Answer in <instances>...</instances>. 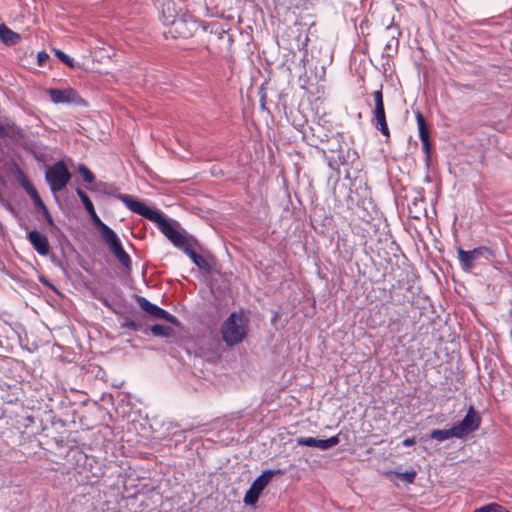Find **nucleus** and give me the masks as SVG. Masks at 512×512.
<instances>
[{"label": "nucleus", "instance_id": "obj_1", "mask_svg": "<svg viewBox=\"0 0 512 512\" xmlns=\"http://www.w3.org/2000/svg\"><path fill=\"white\" fill-rule=\"evenodd\" d=\"M162 22L170 26L169 32L174 37L190 38L200 28L201 23L188 14L178 15L170 1L162 4Z\"/></svg>", "mask_w": 512, "mask_h": 512}, {"label": "nucleus", "instance_id": "obj_2", "mask_svg": "<svg viewBox=\"0 0 512 512\" xmlns=\"http://www.w3.org/2000/svg\"><path fill=\"white\" fill-rule=\"evenodd\" d=\"M248 331V320L243 313L233 312L221 327L223 341L234 346L244 340Z\"/></svg>", "mask_w": 512, "mask_h": 512}, {"label": "nucleus", "instance_id": "obj_3", "mask_svg": "<svg viewBox=\"0 0 512 512\" xmlns=\"http://www.w3.org/2000/svg\"><path fill=\"white\" fill-rule=\"evenodd\" d=\"M71 179V173L63 161H58L45 171V180L53 194L66 188Z\"/></svg>", "mask_w": 512, "mask_h": 512}, {"label": "nucleus", "instance_id": "obj_4", "mask_svg": "<svg viewBox=\"0 0 512 512\" xmlns=\"http://www.w3.org/2000/svg\"><path fill=\"white\" fill-rule=\"evenodd\" d=\"M102 241L109 248L110 252L117 258V260L127 269L131 268V258L124 250L122 243L113 229L106 228L99 233Z\"/></svg>", "mask_w": 512, "mask_h": 512}, {"label": "nucleus", "instance_id": "obj_5", "mask_svg": "<svg viewBox=\"0 0 512 512\" xmlns=\"http://www.w3.org/2000/svg\"><path fill=\"white\" fill-rule=\"evenodd\" d=\"M115 197L119 199L130 211L144 217L151 222H155L158 218H160V211L151 209L145 203L133 198L130 195L118 194Z\"/></svg>", "mask_w": 512, "mask_h": 512}, {"label": "nucleus", "instance_id": "obj_6", "mask_svg": "<svg viewBox=\"0 0 512 512\" xmlns=\"http://www.w3.org/2000/svg\"><path fill=\"white\" fill-rule=\"evenodd\" d=\"M372 97L374 99V109L372 111V123L373 125L378 128L381 133L389 137L390 132L386 121V114L384 109V102H383V94H382V86H380V89L374 91L372 93Z\"/></svg>", "mask_w": 512, "mask_h": 512}, {"label": "nucleus", "instance_id": "obj_7", "mask_svg": "<svg viewBox=\"0 0 512 512\" xmlns=\"http://www.w3.org/2000/svg\"><path fill=\"white\" fill-rule=\"evenodd\" d=\"M154 223L175 247L183 249L186 246L187 239L185 235L178 231L174 224L166 219L162 213L160 214V218Z\"/></svg>", "mask_w": 512, "mask_h": 512}, {"label": "nucleus", "instance_id": "obj_8", "mask_svg": "<svg viewBox=\"0 0 512 512\" xmlns=\"http://www.w3.org/2000/svg\"><path fill=\"white\" fill-rule=\"evenodd\" d=\"M275 472L272 470H265L259 475L251 484L249 490L244 496V502L247 505H253L258 501V498L267 484L273 478Z\"/></svg>", "mask_w": 512, "mask_h": 512}, {"label": "nucleus", "instance_id": "obj_9", "mask_svg": "<svg viewBox=\"0 0 512 512\" xmlns=\"http://www.w3.org/2000/svg\"><path fill=\"white\" fill-rule=\"evenodd\" d=\"M481 419L475 409L471 406L465 417L458 424L454 425L459 438L467 436L469 433L474 432L480 426Z\"/></svg>", "mask_w": 512, "mask_h": 512}, {"label": "nucleus", "instance_id": "obj_10", "mask_svg": "<svg viewBox=\"0 0 512 512\" xmlns=\"http://www.w3.org/2000/svg\"><path fill=\"white\" fill-rule=\"evenodd\" d=\"M48 94L50 96L51 101L55 104H70V103L78 104L80 101H82L81 97L76 92V90H74L72 88H67V89L51 88L48 90Z\"/></svg>", "mask_w": 512, "mask_h": 512}, {"label": "nucleus", "instance_id": "obj_11", "mask_svg": "<svg viewBox=\"0 0 512 512\" xmlns=\"http://www.w3.org/2000/svg\"><path fill=\"white\" fill-rule=\"evenodd\" d=\"M76 193L87 213L89 214L92 224L98 229L99 233L108 228L109 226L105 224L97 215L94 205L88 195L81 188H77Z\"/></svg>", "mask_w": 512, "mask_h": 512}, {"label": "nucleus", "instance_id": "obj_12", "mask_svg": "<svg viewBox=\"0 0 512 512\" xmlns=\"http://www.w3.org/2000/svg\"><path fill=\"white\" fill-rule=\"evenodd\" d=\"M299 446L316 447L320 450H328L339 444V437L332 436L328 439H316L314 437H299L296 440Z\"/></svg>", "mask_w": 512, "mask_h": 512}, {"label": "nucleus", "instance_id": "obj_13", "mask_svg": "<svg viewBox=\"0 0 512 512\" xmlns=\"http://www.w3.org/2000/svg\"><path fill=\"white\" fill-rule=\"evenodd\" d=\"M137 303L139 304L140 308L145 311L147 314L153 316L157 319H163L167 321H172L174 319V316H172L169 312L162 309L161 307L151 303L149 300H147L145 297L138 296L137 297Z\"/></svg>", "mask_w": 512, "mask_h": 512}, {"label": "nucleus", "instance_id": "obj_14", "mask_svg": "<svg viewBox=\"0 0 512 512\" xmlns=\"http://www.w3.org/2000/svg\"><path fill=\"white\" fill-rule=\"evenodd\" d=\"M27 238L32 245V247L36 250V252L41 256L48 255L50 251L49 241L45 234L32 230L28 233Z\"/></svg>", "mask_w": 512, "mask_h": 512}, {"label": "nucleus", "instance_id": "obj_15", "mask_svg": "<svg viewBox=\"0 0 512 512\" xmlns=\"http://www.w3.org/2000/svg\"><path fill=\"white\" fill-rule=\"evenodd\" d=\"M18 180H19L21 186L26 191V193L31 197L34 205L36 207L43 206L44 202L40 198L37 190L31 184V182L28 180V178L26 177V175L22 171L19 172Z\"/></svg>", "mask_w": 512, "mask_h": 512}, {"label": "nucleus", "instance_id": "obj_16", "mask_svg": "<svg viewBox=\"0 0 512 512\" xmlns=\"http://www.w3.org/2000/svg\"><path fill=\"white\" fill-rule=\"evenodd\" d=\"M430 437H431V439L436 440L438 442H443L452 437L459 438V435H458V432H457L455 426H452L449 429L432 430L430 433Z\"/></svg>", "mask_w": 512, "mask_h": 512}, {"label": "nucleus", "instance_id": "obj_17", "mask_svg": "<svg viewBox=\"0 0 512 512\" xmlns=\"http://www.w3.org/2000/svg\"><path fill=\"white\" fill-rule=\"evenodd\" d=\"M458 259L461 264V267L464 271H469L472 269L474 265V260L469 251H465L462 248L457 249Z\"/></svg>", "mask_w": 512, "mask_h": 512}, {"label": "nucleus", "instance_id": "obj_18", "mask_svg": "<svg viewBox=\"0 0 512 512\" xmlns=\"http://www.w3.org/2000/svg\"><path fill=\"white\" fill-rule=\"evenodd\" d=\"M183 251L199 269L207 268L206 260L199 254H197L195 250L186 245L183 248Z\"/></svg>", "mask_w": 512, "mask_h": 512}, {"label": "nucleus", "instance_id": "obj_19", "mask_svg": "<svg viewBox=\"0 0 512 512\" xmlns=\"http://www.w3.org/2000/svg\"><path fill=\"white\" fill-rule=\"evenodd\" d=\"M416 122L419 131L420 140L429 138V130L425 118L420 111L415 112Z\"/></svg>", "mask_w": 512, "mask_h": 512}, {"label": "nucleus", "instance_id": "obj_20", "mask_svg": "<svg viewBox=\"0 0 512 512\" xmlns=\"http://www.w3.org/2000/svg\"><path fill=\"white\" fill-rule=\"evenodd\" d=\"M0 39L5 43H14L16 39H19V35L13 32L4 24L0 25Z\"/></svg>", "mask_w": 512, "mask_h": 512}, {"label": "nucleus", "instance_id": "obj_21", "mask_svg": "<svg viewBox=\"0 0 512 512\" xmlns=\"http://www.w3.org/2000/svg\"><path fill=\"white\" fill-rule=\"evenodd\" d=\"M150 331L154 336L167 337L171 334L172 328L162 324H155L150 328Z\"/></svg>", "mask_w": 512, "mask_h": 512}, {"label": "nucleus", "instance_id": "obj_22", "mask_svg": "<svg viewBox=\"0 0 512 512\" xmlns=\"http://www.w3.org/2000/svg\"><path fill=\"white\" fill-rule=\"evenodd\" d=\"M54 53H55V56L61 61L63 62L64 64H66L67 66L71 67V68H74L76 67V63L74 62V60L69 56L67 55L66 53H64L63 51H61L60 49H55L54 50Z\"/></svg>", "mask_w": 512, "mask_h": 512}, {"label": "nucleus", "instance_id": "obj_23", "mask_svg": "<svg viewBox=\"0 0 512 512\" xmlns=\"http://www.w3.org/2000/svg\"><path fill=\"white\" fill-rule=\"evenodd\" d=\"M473 512H506L502 506L497 503H490L475 509Z\"/></svg>", "mask_w": 512, "mask_h": 512}, {"label": "nucleus", "instance_id": "obj_24", "mask_svg": "<svg viewBox=\"0 0 512 512\" xmlns=\"http://www.w3.org/2000/svg\"><path fill=\"white\" fill-rule=\"evenodd\" d=\"M78 171L85 182L92 183L94 181V174L84 164L79 165Z\"/></svg>", "mask_w": 512, "mask_h": 512}, {"label": "nucleus", "instance_id": "obj_25", "mask_svg": "<svg viewBox=\"0 0 512 512\" xmlns=\"http://www.w3.org/2000/svg\"><path fill=\"white\" fill-rule=\"evenodd\" d=\"M121 327L130 329L132 331H140L143 328L142 323L140 321L133 319H126L122 323Z\"/></svg>", "mask_w": 512, "mask_h": 512}, {"label": "nucleus", "instance_id": "obj_26", "mask_svg": "<svg viewBox=\"0 0 512 512\" xmlns=\"http://www.w3.org/2000/svg\"><path fill=\"white\" fill-rule=\"evenodd\" d=\"M469 253L472 255L473 257V260L475 261L477 258L481 257L484 253H487L489 255L492 254V252L490 251L489 248L487 247H478V248H475L471 251H469Z\"/></svg>", "mask_w": 512, "mask_h": 512}, {"label": "nucleus", "instance_id": "obj_27", "mask_svg": "<svg viewBox=\"0 0 512 512\" xmlns=\"http://www.w3.org/2000/svg\"><path fill=\"white\" fill-rule=\"evenodd\" d=\"M415 477H416V472L413 470L406 471V472L400 474V478L407 483H412L414 481Z\"/></svg>", "mask_w": 512, "mask_h": 512}, {"label": "nucleus", "instance_id": "obj_28", "mask_svg": "<svg viewBox=\"0 0 512 512\" xmlns=\"http://www.w3.org/2000/svg\"><path fill=\"white\" fill-rule=\"evenodd\" d=\"M38 208H40L42 210L43 215H44L48 225L54 226V221H53L47 207L45 206V204H43V206H39Z\"/></svg>", "mask_w": 512, "mask_h": 512}, {"label": "nucleus", "instance_id": "obj_29", "mask_svg": "<svg viewBox=\"0 0 512 512\" xmlns=\"http://www.w3.org/2000/svg\"><path fill=\"white\" fill-rule=\"evenodd\" d=\"M421 142L423 145V151L425 152L427 159H429L430 150H431L429 138L421 140Z\"/></svg>", "mask_w": 512, "mask_h": 512}, {"label": "nucleus", "instance_id": "obj_30", "mask_svg": "<svg viewBox=\"0 0 512 512\" xmlns=\"http://www.w3.org/2000/svg\"><path fill=\"white\" fill-rule=\"evenodd\" d=\"M415 443H416V441L414 438H406L402 442L403 446H405V447H411V446L415 445Z\"/></svg>", "mask_w": 512, "mask_h": 512}, {"label": "nucleus", "instance_id": "obj_31", "mask_svg": "<svg viewBox=\"0 0 512 512\" xmlns=\"http://www.w3.org/2000/svg\"><path fill=\"white\" fill-rule=\"evenodd\" d=\"M47 58L48 55L44 51L38 53V62L40 65H42Z\"/></svg>", "mask_w": 512, "mask_h": 512}, {"label": "nucleus", "instance_id": "obj_32", "mask_svg": "<svg viewBox=\"0 0 512 512\" xmlns=\"http://www.w3.org/2000/svg\"><path fill=\"white\" fill-rule=\"evenodd\" d=\"M5 133V129L2 126H0V136L5 135Z\"/></svg>", "mask_w": 512, "mask_h": 512}]
</instances>
